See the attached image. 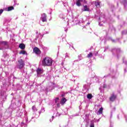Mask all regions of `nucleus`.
<instances>
[{
  "mask_svg": "<svg viewBox=\"0 0 127 127\" xmlns=\"http://www.w3.org/2000/svg\"><path fill=\"white\" fill-rule=\"evenodd\" d=\"M52 59L50 58L46 57L43 60L42 64L43 66H50L52 65Z\"/></svg>",
  "mask_w": 127,
  "mask_h": 127,
  "instance_id": "1",
  "label": "nucleus"
},
{
  "mask_svg": "<svg viewBox=\"0 0 127 127\" xmlns=\"http://www.w3.org/2000/svg\"><path fill=\"white\" fill-rule=\"evenodd\" d=\"M25 66V64L24 63V61L20 59L18 60V63L17 64V67L18 69H22Z\"/></svg>",
  "mask_w": 127,
  "mask_h": 127,
  "instance_id": "2",
  "label": "nucleus"
},
{
  "mask_svg": "<svg viewBox=\"0 0 127 127\" xmlns=\"http://www.w3.org/2000/svg\"><path fill=\"white\" fill-rule=\"evenodd\" d=\"M6 94V91H1L0 93V99L3 100V101H5V100H6V97H7V95Z\"/></svg>",
  "mask_w": 127,
  "mask_h": 127,
  "instance_id": "3",
  "label": "nucleus"
},
{
  "mask_svg": "<svg viewBox=\"0 0 127 127\" xmlns=\"http://www.w3.org/2000/svg\"><path fill=\"white\" fill-rule=\"evenodd\" d=\"M33 52L38 55H39V54H41V51H40V50H39V49L37 47H35L34 48Z\"/></svg>",
  "mask_w": 127,
  "mask_h": 127,
  "instance_id": "4",
  "label": "nucleus"
},
{
  "mask_svg": "<svg viewBox=\"0 0 127 127\" xmlns=\"http://www.w3.org/2000/svg\"><path fill=\"white\" fill-rule=\"evenodd\" d=\"M41 19L43 21V22H45L46 21H47V19H46V14L44 13H43L42 14Z\"/></svg>",
  "mask_w": 127,
  "mask_h": 127,
  "instance_id": "5",
  "label": "nucleus"
},
{
  "mask_svg": "<svg viewBox=\"0 0 127 127\" xmlns=\"http://www.w3.org/2000/svg\"><path fill=\"white\" fill-rule=\"evenodd\" d=\"M117 99V95L114 94H112L111 96L110 97L109 100L111 102H114V101Z\"/></svg>",
  "mask_w": 127,
  "mask_h": 127,
  "instance_id": "6",
  "label": "nucleus"
},
{
  "mask_svg": "<svg viewBox=\"0 0 127 127\" xmlns=\"http://www.w3.org/2000/svg\"><path fill=\"white\" fill-rule=\"evenodd\" d=\"M7 59H8V55L6 54H4L2 57V59H1L2 61L5 62L7 61Z\"/></svg>",
  "mask_w": 127,
  "mask_h": 127,
  "instance_id": "7",
  "label": "nucleus"
},
{
  "mask_svg": "<svg viewBox=\"0 0 127 127\" xmlns=\"http://www.w3.org/2000/svg\"><path fill=\"white\" fill-rule=\"evenodd\" d=\"M84 0H76V4L77 6H81L82 4H81V2H83Z\"/></svg>",
  "mask_w": 127,
  "mask_h": 127,
  "instance_id": "8",
  "label": "nucleus"
},
{
  "mask_svg": "<svg viewBox=\"0 0 127 127\" xmlns=\"http://www.w3.org/2000/svg\"><path fill=\"white\" fill-rule=\"evenodd\" d=\"M103 110H104L103 107L100 108L98 111L97 112V115H101V114H103Z\"/></svg>",
  "mask_w": 127,
  "mask_h": 127,
  "instance_id": "9",
  "label": "nucleus"
},
{
  "mask_svg": "<svg viewBox=\"0 0 127 127\" xmlns=\"http://www.w3.org/2000/svg\"><path fill=\"white\" fill-rule=\"evenodd\" d=\"M19 48L23 50V49L25 48V45H24V44H20L19 45Z\"/></svg>",
  "mask_w": 127,
  "mask_h": 127,
  "instance_id": "10",
  "label": "nucleus"
},
{
  "mask_svg": "<svg viewBox=\"0 0 127 127\" xmlns=\"http://www.w3.org/2000/svg\"><path fill=\"white\" fill-rule=\"evenodd\" d=\"M84 7V11H89V10H90V9H89V8H88V6H87V5H85L83 6Z\"/></svg>",
  "mask_w": 127,
  "mask_h": 127,
  "instance_id": "11",
  "label": "nucleus"
},
{
  "mask_svg": "<svg viewBox=\"0 0 127 127\" xmlns=\"http://www.w3.org/2000/svg\"><path fill=\"white\" fill-rule=\"evenodd\" d=\"M64 103H66V98H63L61 101V104L62 105H64Z\"/></svg>",
  "mask_w": 127,
  "mask_h": 127,
  "instance_id": "12",
  "label": "nucleus"
},
{
  "mask_svg": "<svg viewBox=\"0 0 127 127\" xmlns=\"http://www.w3.org/2000/svg\"><path fill=\"white\" fill-rule=\"evenodd\" d=\"M12 9H14V8L13 7V6H9L8 7L7 11H10V10H12Z\"/></svg>",
  "mask_w": 127,
  "mask_h": 127,
  "instance_id": "13",
  "label": "nucleus"
},
{
  "mask_svg": "<svg viewBox=\"0 0 127 127\" xmlns=\"http://www.w3.org/2000/svg\"><path fill=\"white\" fill-rule=\"evenodd\" d=\"M87 98L89 100H90V99H92V98H93V96L92 95V94H87Z\"/></svg>",
  "mask_w": 127,
  "mask_h": 127,
  "instance_id": "14",
  "label": "nucleus"
},
{
  "mask_svg": "<svg viewBox=\"0 0 127 127\" xmlns=\"http://www.w3.org/2000/svg\"><path fill=\"white\" fill-rule=\"evenodd\" d=\"M1 44H3V45H5L6 46H8V45L7 44V42L6 41L1 42Z\"/></svg>",
  "mask_w": 127,
  "mask_h": 127,
  "instance_id": "15",
  "label": "nucleus"
},
{
  "mask_svg": "<svg viewBox=\"0 0 127 127\" xmlns=\"http://www.w3.org/2000/svg\"><path fill=\"white\" fill-rule=\"evenodd\" d=\"M90 127H95V125L94 124V121H91Z\"/></svg>",
  "mask_w": 127,
  "mask_h": 127,
  "instance_id": "16",
  "label": "nucleus"
},
{
  "mask_svg": "<svg viewBox=\"0 0 127 127\" xmlns=\"http://www.w3.org/2000/svg\"><path fill=\"white\" fill-rule=\"evenodd\" d=\"M41 68H38L37 69V74H41Z\"/></svg>",
  "mask_w": 127,
  "mask_h": 127,
  "instance_id": "17",
  "label": "nucleus"
},
{
  "mask_svg": "<svg viewBox=\"0 0 127 127\" xmlns=\"http://www.w3.org/2000/svg\"><path fill=\"white\" fill-rule=\"evenodd\" d=\"M13 109H14V106H9L8 110H10V112H12V110H13Z\"/></svg>",
  "mask_w": 127,
  "mask_h": 127,
  "instance_id": "18",
  "label": "nucleus"
},
{
  "mask_svg": "<svg viewBox=\"0 0 127 127\" xmlns=\"http://www.w3.org/2000/svg\"><path fill=\"white\" fill-rule=\"evenodd\" d=\"M93 56V54L92 53H90L88 55H87V58H91Z\"/></svg>",
  "mask_w": 127,
  "mask_h": 127,
  "instance_id": "19",
  "label": "nucleus"
},
{
  "mask_svg": "<svg viewBox=\"0 0 127 127\" xmlns=\"http://www.w3.org/2000/svg\"><path fill=\"white\" fill-rule=\"evenodd\" d=\"M32 110H33V111L34 112H36L37 111V110H36V108H35V106H33L32 107Z\"/></svg>",
  "mask_w": 127,
  "mask_h": 127,
  "instance_id": "20",
  "label": "nucleus"
},
{
  "mask_svg": "<svg viewBox=\"0 0 127 127\" xmlns=\"http://www.w3.org/2000/svg\"><path fill=\"white\" fill-rule=\"evenodd\" d=\"M25 53H26V52H25V51H21L19 53V54H25Z\"/></svg>",
  "mask_w": 127,
  "mask_h": 127,
  "instance_id": "21",
  "label": "nucleus"
},
{
  "mask_svg": "<svg viewBox=\"0 0 127 127\" xmlns=\"http://www.w3.org/2000/svg\"><path fill=\"white\" fill-rule=\"evenodd\" d=\"M100 2H96V7H100Z\"/></svg>",
  "mask_w": 127,
  "mask_h": 127,
  "instance_id": "22",
  "label": "nucleus"
},
{
  "mask_svg": "<svg viewBox=\"0 0 127 127\" xmlns=\"http://www.w3.org/2000/svg\"><path fill=\"white\" fill-rule=\"evenodd\" d=\"M58 101H59V98L57 97L55 99V102L56 103H57L58 102Z\"/></svg>",
  "mask_w": 127,
  "mask_h": 127,
  "instance_id": "23",
  "label": "nucleus"
},
{
  "mask_svg": "<svg viewBox=\"0 0 127 127\" xmlns=\"http://www.w3.org/2000/svg\"><path fill=\"white\" fill-rule=\"evenodd\" d=\"M44 112H45V110H44V108H43L41 109V112H40V114L41 113H44Z\"/></svg>",
  "mask_w": 127,
  "mask_h": 127,
  "instance_id": "24",
  "label": "nucleus"
},
{
  "mask_svg": "<svg viewBox=\"0 0 127 127\" xmlns=\"http://www.w3.org/2000/svg\"><path fill=\"white\" fill-rule=\"evenodd\" d=\"M54 119V116H52V119H50V122L51 123Z\"/></svg>",
  "mask_w": 127,
  "mask_h": 127,
  "instance_id": "25",
  "label": "nucleus"
},
{
  "mask_svg": "<svg viewBox=\"0 0 127 127\" xmlns=\"http://www.w3.org/2000/svg\"><path fill=\"white\" fill-rule=\"evenodd\" d=\"M2 12H3V10L0 9V14H1V13H2Z\"/></svg>",
  "mask_w": 127,
  "mask_h": 127,
  "instance_id": "26",
  "label": "nucleus"
},
{
  "mask_svg": "<svg viewBox=\"0 0 127 127\" xmlns=\"http://www.w3.org/2000/svg\"><path fill=\"white\" fill-rule=\"evenodd\" d=\"M78 59H79V61H80V60H81V59H80L81 58V56H78Z\"/></svg>",
  "mask_w": 127,
  "mask_h": 127,
  "instance_id": "27",
  "label": "nucleus"
},
{
  "mask_svg": "<svg viewBox=\"0 0 127 127\" xmlns=\"http://www.w3.org/2000/svg\"><path fill=\"white\" fill-rule=\"evenodd\" d=\"M57 107H58V108H59V107H60V103H58Z\"/></svg>",
  "mask_w": 127,
  "mask_h": 127,
  "instance_id": "28",
  "label": "nucleus"
},
{
  "mask_svg": "<svg viewBox=\"0 0 127 127\" xmlns=\"http://www.w3.org/2000/svg\"><path fill=\"white\" fill-rule=\"evenodd\" d=\"M83 2H84V3H87V1H86V0H83Z\"/></svg>",
  "mask_w": 127,
  "mask_h": 127,
  "instance_id": "29",
  "label": "nucleus"
},
{
  "mask_svg": "<svg viewBox=\"0 0 127 127\" xmlns=\"http://www.w3.org/2000/svg\"><path fill=\"white\" fill-rule=\"evenodd\" d=\"M26 122L28 123V118H26Z\"/></svg>",
  "mask_w": 127,
  "mask_h": 127,
  "instance_id": "30",
  "label": "nucleus"
},
{
  "mask_svg": "<svg viewBox=\"0 0 127 127\" xmlns=\"http://www.w3.org/2000/svg\"><path fill=\"white\" fill-rule=\"evenodd\" d=\"M24 123L23 122H22L21 124V126H22V125H24Z\"/></svg>",
  "mask_w": 127,
  "mask_h": 127,
  "instance_id": "31",
  "label": "nucleus"
},
{
  "mask_svg": "<svg viewBox=\"0 0 127 127\" xmlns=\"http://www.w3.org/2000/svg\"><path fill=\"white\" fill-rule=\"evenodd\" d=\"M87 25H89V24H90V22H88V23H87Z\"/></svg>",
  "mask_w": 127,
  "mask_h": 127,
  "instance_id": "32",
  "label": "nucleus"
},
{
  "mask_svg": "<svg viewBox=\"0 0 127 127\" xmlns=\"http://www.w3.org/2000/svg\"><path fill=\"white\" fill-rule=\"evenodd\" d=\"M86 118H88L89 117V115H86Z\"/></svg>",
  "mask_w": 127,
  "mask_h": 127,
  "instance_id": "33",
  "label": "nucleus"
},
{
  "mask_svg": "<svg viewBox=\"0 0 127 127\" xmlns=\"http://www.w3.org/2000/svg\"><path fill=\"white\" fill-rule=\"evenodd\" d=\"M13 79H16V77H15V76H14Z\"/></svg>",
  "mask_w": 127,
  "mask_h": 127,
  "instance_id": "34",
  "label": "nucleus"
},
{
  "mask_svg": "<svg viewBox=\"0 0 127 127\" xmlns=\"http://www.w3.org/2000/svg\"><path fill=\"white\" fill-rule=\"evenodd\" d=\"M14 60H15V57H14V58H13Z\"/></svg>",
  "mask_w": 127,
  "mask_h": 127,
  "instance_id": "35",
  "label": "nucleus"
},
{
  "mask_svg": "<svg viewBox=\"0 0 127 127\" xmlns=\"http://www.w3.org/2000/svg\"><path fill=\"white\" fill-rule=\"evenodd\" d=\"M62 97H64V94H62Z\"/></svg>",
  "mask_w": 127,
  "mask_h": 127,
  "instance_id": "36",
  "label": "nucleus"
},
{
  "mask_svg": "<svg viewBox=\"0 0 127 127\" xmlns=\"http://www.w3.org/2000/svg\"><path fill=\"white\" fill-rule=\"evenodd\" d=\"M76 61H75L74 62H76Z\"/></svg>",
  "mask_w": 127,
  "mask_h": 127,
  "instance_id": "37",
  "label": "nucleus"
},
{
  "mask_svg": "<svg viewBox=\"0 0 127 127\" xmlns=\"http://www.w3.org/2000/svg\"><path fill=\"white\" fill-rule=\"evenodd\" d=\"M83 87H85V85H84V86Z\"/></svg>",
  "mask_w": 127,
  "mask_h": 127,
  "instance_id": "38",
  "label": "nucleus"
}]
</instances>
